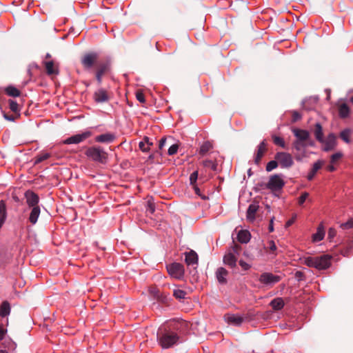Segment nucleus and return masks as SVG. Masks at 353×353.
<instances>
[{"mask_svg": "<svg viewBox=\"0 0 353 353\" xmlns=\"http://www.w3.org/2000/svg\"><path fill=\"white\" fill-rule=\"evenodd\" d=\"M350 113V108L346 103H342L339 107V114L341 118H346Z\"/></svg>", "mask_w": 353, "mask_h": 353, "instance_id": "obj_33", "label": "nucleus"}, {"mask_svg": "<svg viewBox=\"0 0 353 353\" xmlns=\"http://www.w3.org/2000/svg\"><path fill=\"white\" fill-rule=\"evenodd\" d=\"M192 187H193V189H194V190L195 193H196L197 195H199V196H201V198H202V199H205V198H206V197H205V196H202V195H201V190H200V189L197 187V185H192Z\"/></svg>", "mask_w": 353, "mask_h": 353, "instance_id": "obj_57", "label": "nucleus"}, {"mask_svg": "<svg viewBox=\"0 0 353 353\" xmlns=\"http://www.w3.org/2000/svg\"><path fill=\"white\" fill-rule=\"evenodd\" d=\"M309 194L307 192H303L301 196L299 198V204L302 205L306 199L308 197Z\"/></svg>", "mask_w": 353, "mask_h": 353, "instance_id": "obj_50", "label": "nucleus"}, {"mask_svg": "<svg viewBox=\"0 0 353 353\" xmlns=\"http://www.w3.org/2000/svg\"><path fill=\"white\" fill-rule=\"evenodd\" d=\"M100 62L98 54L94 52L85 53L81 59V63L84 70L87 71L95 68Z\"/></svg>", "mask_w": 353, "mask_h": 353, "instance_id": "obj_5", "label": "nucleus"}, {"mask_svg": "<svg viewBox=\"0 0 353 353\" xmlns=\"http://www.w3.org/2000/svg\"><path fill=\"white\" fill-rule=\"evenodd\" d=\"M237 258L231 252H227L223 256V263L230 268H233L236 265Z\"/></svg>", "mask_w": 353, "mask_h": 353, "instance_id": "obj_20", "label": "nucleus"}, {"mask_svg": "<svg viewBox=\"0 0 353 353\" xmlns=\"http://www.w3.org/2000/svg\"><path fill=\"white\" fill-rule=\"evenodd\" d=\"M273 220H274V218L271 219V220L270 221V224H269V227H268V230L270 232H272L274 231Z\"/></svg>", "mask_w": 353, "mask_h": 353, "instance_id": "obj_62", "label": "nucleus"}, {"mask_svg": "<svg viewBox=\"0 0 353 353\" xmlns=\"http://www.w3.org/2000/svg\"><path fill=\"white\" fill-rule=\"evenodd\" d=\"M50 157V154L48 153L40 154L35 157L34 164H38L45 160L48 159Z\"/></svg>", "mask_w": 353, "mask_h": 353, "instance_id": "obj_40", "label": "nucleus"}, {"mask_svg": "<svg viewBox=\"0 0 353 353\" xmlns=\"http://www.w3.org/2000/svg\"><path fill=\"white\" fill-rule=\"evenodd\" d=\"M155 210L154 203L152 199H149L147 201V212H149L150 214H153Z\"/></svg>", "mask_w": 353, "mask_h": 353, "instance_id": "obj_44", "label": "nucleus"}, {"mask_svg": "<svg viewBox=\"0 0 353 353\" xmlns=\"http://www.w3.org/2000/svg\"><path fill=\"white\" fill-rule=\"evenodd\" d=\"M332 256L323 254L319 256H309L305 259L304 263L308 267L318 270H325L331 265Z\"/></svg>", "mask_w": 353, "mask_h": 353, "instance_id": "obj_2", "label": "nucleus"}, {"mask_svg": "<svg viewBox=\"0 0 353 353\" xmlns=\"http://www.w3.org/2000/svg\"><path fill=\"white\" fill-rule=\"evenodd\" d=\"M46 73L48 75H56L59 74L57 67L54 65L53 61H44Z\"/></svg>", "mask_w": 353, "mask_h": 353, "instance_id": "obj_23", "label": "nucleus"}, {"mask_svg": "<svg viewBox=\"0 0 353 353\" xmlns=\"http://www.w3.org/2000/svg\"><path fill=\"white\" fill-rule=\"evenodd\" d=\"M198 179V172L195 171L190 174V182L192 185H196V180Z\"/></svg>", "mask_w": 353, "mask_h": 353, "instance_id": "obj_49", "label": "nucleus"}, {"mask_svg": "<svg viewBox=\"0 0 353 353\" xmlns=\"http://www.w3.org/2000/svg\"><path fill=\"white\" fill-rule=\"evenodd\" d=\"M272 139L275 145L281 146L283 148H286L285 143L283 138L276 135H272Z\"/></svg>", "mask_w": 353, "mask_h": 353, "instance_id": "obj_38", "label": "nucleus"}, {"mask_svg": "<svg viewBox=\"0 0 353 353\" xmlns=\"http://www.w3.org/2000/svg\"><path fill=\"white\" fill-rule=\"evenodd\" d=\"M305 143L292 142V148L295 150L294 158L297 161H302L304 159L309 157L310 154L306 149Z\"/></svg>", "mask_w": 353, "mask_h": 353, "instance_id": "obj_7", "label": "nucleus"}, {"mask_svg": "<svg viewBox=\"0 0 353 353\" xmlns=\"http://www.w3.org/2000/svg\"><path fill=\"white\" fill-rule=\"evenodd\" d=\"M4 91L6 94L10 97H19L21 94L20 90L12 85H9L6 87Z\"/></svg>", "mask_w": 353, "mask_h": 353, "instance_id": "obj_31", "label": "nucleus"}, {"mask_svg": "<svg viewBox=\"0 0 353 353\" xmlns=\"http://www.w3.org/2000/svg\"><path fill=\"white\" fill-rule=\"evenodd\" d=\"M136 98L141 103H144L145 102L144 94L140 90L137 91V92H136Z\"/></svg>", "mask_w": 353, "mask_h": 353, "instance_id": "obj_46", "label": "nucleus"}, {"mask_svg": "<svg viewBox=\"0 0 353 353\" xmlns=\"http://www.w3.org/2000/svg\"><path fill=\"white\" fill-rule=\"evenodd\" d=\"M157 294H155V299L163 303H168V299H169V297L168 296V295L166 294H164L163 293H160L159 291H157Z\"/></svg>", "mask_w": 353, "mask_h": 353, "instance_id": "obj_39", "label": "nucleus"}, {"mask_svg": "<svg viewBox=\"0 0 353 353\" xmlns=\"http://www.w3.org/2000/svg\"><path fill=\"white\" fill-rule=\"evenodd\" d=\"M157 339L159 344L162 348L168 349L177 344L179 340V336L177 333L165 327H160L158 330Z\"/></svg>", "mask_w": 353, "mask_h": 353, "instance_id": "obj_1", "label": "nucleus"}, {"mask_svg": "<svg viewBox=\"0 0 353 353\" xmlns=\"http://www.w3.org/2000/svg\"><path fill=\"white\" fill-rule=\"evenodd\" d=\"M203 163L204 167L209 168L212 170L215 171L217 168V164L210 160H205Z\"/></svg>", "mask_w": 353, "mask_h": 353, "instance_id": "obj_43", "label": "nucleus"}, {"mask_svg": "<svg viewBox=\"0 0 353 353\" xmlns=\"http://www.w3.org/2000/svg\"><path fill=\"white\" fill-rule=\"evenodd\" d=\"M10 312V303L5 301H3L0 306V316L1 317H5L9 315Z\"/></svg>", "mask_w": 353, "mask_h": 353, "instance_id": "obj_30", "label": "nucleus"}, {"mask_svg": "<svg viewBox=\"0 0 353 353\" xmlns=\"http://www.w3.org/2000/svg\"><path fill=\"white\" fill-rule=\"evenodd\" d=\"M95 78L99 85L102 83V77L110 70V63L101 61L95 68Z\"/></svg>", "mask_w": 353, "mask_h": 353, "instance_id": "obj_10", "label": "nucleus"}, {"mask_svg": "<svg viewBox=\"0 0 353 353\" xmlns=\"http://www.w3.org/2000/svg\"><path fill=\"white\" fill-rule=\"evenodd\" d=\"M342 157L343 154L341 152L332 154L330 157V163L332 164L336 163Z\"/></svg>", "mask_w": 353, "mask_h": 353, "instance_id": "obj_45", "label": "nucleus"}, {"mask_svg": "<svg viewBox=\"0 0 353 353\" xmlns=\"http://www.w3.org/2000/svg\"><path fill=\"white\" fill-rule=\"evenodd\" d=\"M294 220H295V217H292V219L288 220L285 223V227L286 228L290 227L292 224H293V223L294 222Z\"/></svg>", "mask_w": 353, "mask_h": 353, "instance_id": "obj_63", "label": "nucleus"}, {"mask_svg": "<svg viewBox=\"0 0 353 353\" xmlns=\"http://www.w3.org/2000/svg\"><path fill=\"white\" fill-rule=\"evenodd\" d=\"M143 141L145 142L147 147L150 148V145H153V143L150 141V139L148 137H145L143 138Z\"/></svg>", "mask_w": 353, "mask_h": 353, "instance_id": "obj_60", "label": "nucleus"}, {"mask_svg": "<svg viewBox=\"0 0 353 353\" xmlns=\"http://www.w3.org/2000/svg\"><path fill=\"white\" fill-rule=\"evenodd\" d=\"M7 217L6 205L4 201H0V229L3 226Z\"/></svg>", "mask_w": 353, "mask_h": 353, "instance_id": "obj_26", "label": "nucleus"}, {"mask_svg": "<svg viewBox=\"0 0 353 353\" xmlns=\"http://www.w3.org/2000/svg\"><path fill=\"white\" fill-rule=\"evenodd\" d=\"M185 261L188 265H197L198 264V255L194 250H190L185 254Z\"/></svg>", "mask_w": 353, "mask_h": 353, "instance_id": "obj_19", "label": "nucleus"}, {"mask_svg": "<svg viewBox=\"0 0 353 353\" xmlns=\"http://www.w3.org/2000/svg\"><path fill=\"white\" fill-rule=\"evenodd\" d=\"M239 265L245 270H247L250 268V265L243 260L239 261Z\"/></svg>", "mask_w": 353, "mask_h": 353, "instance_id": "obj_53", "label": "nucleus"}, {"mask_svg": "<svg viewBox=\"0 0 353 353\" xmlns=\"http://www.w3.org/2000/svg\"><path fill=\"white\" fill-rule=\"evenodd\" d=\"M268 150L267 143L265 140H263L257 147V150L254 156V163L259 165L261 159Z\"/></svg>", "mask_w": 353, "mask_h": 353, "instance_id": "obj_16", "label": "nucleus"}, {"mask_svg": "<svg viewBox=\"0 0 353 353\" xmlns=\"http://www.w3.org/2000/svg\"><path fill=\"white\" fill-rule=\"evenodd\" d=\"M268 243L270 251L274 252L276 250L275 243L273 241H270Z\"/></svg>", "mask_w": 353, "mask_h": 353, "instance_id": "obj_58", "label": "nucleus"}, {"mask_svg": "<svg viewBox=\"0 0 353 353\" xmlns=\"http://www.w3.org/2000/svg\"><path fill=\"white\" fill-rule=\"evenodd\" d=\"M336 234V232L335 229L330 228L329 231H328V238L330 239L334 238Z\"/></svg>", "mask_w": 353, "mask_h": 353, "instance_id": "obj_54", "label": "nucleus"}, {"mask_svg": "<svg viewBox=\"0 0 353 353\" xmlns=\"http://www.w3.org/2000/svg\"><path fill=\"white\" fill-rule=\"evenodd\" d=\"M93 99L95 102L102 103L108 102L110 100V97L105 89L99 88L94 92Z\"/></svg>", "mask_w": 353, "mask_h": 353, "instance_id": "obj_14", "label": "nucleus"}, {"mask_svg": "<svg viewBox=\"0 0 353 353\" xmlns=\"http://www.w3.org/2000/svg\"><path fill=\"white\" fill-rule=\"evenodd\" d=\"M270 305L273 310H280L284 307L285 303L282 298L278 297L272 300Z\"/></svg>", "mask_w": 353, "mask_h": 353, "instance_id": "obj_27", "label": "nucleus"}, {"mask_svg": "<svg viewBox=\"0 0 353 353\" xmlns=\"http://www.w3.org/2000/svg\"><path fill=\"white\" fill-rule=\"evenodd\" d=\"M169 274L176 279H181L183 277L185 270L183 265L179 263H173L166 266Z\"/></svg>", "mask_w": 353, "mask_h": 353, "instance_id": "obj_8", "label": "nucleus"}, {"mask_svg": "<svg viewBox=\"0 0 353 353\" xmlns=\"http://www.w3.org/2000/svg\"><path fill=\"white\" fill-rule=\"evenodd\" d=\"M225 319L229 324L235 326L241 325L244 321V319L241 316L229 314L225 316Z\"/></svg>", "mask_w": 353, "mask_h": 353, "instance_id": "obj_17", "label": "nucleus"}, {"mask_svg": "<svg viewBox=\"0 0 353 353\" xmlns=\"http://www.w3.org/2000/svg\"><path fill=\"white\" fill-rule=\"evenodd\" d=\"M179 149V145L178 144H173L172 145L168 151V154L170 156L175 154Z\"/></svg>", "mask_w": 353, "mask_h": 353, "instance_id": "obj_48", "label": "nucleus"}, {"mask_svg": "<svg viewBox=\"0 0 353 353\" xmlns=\"http://www.w3.org/2000/svg\"><path fill=\"white\" fill-rule=\"evenodd\" d=\"M301 116L298 112H293L292 113V122H296L301 119Z\"/></svg>", "mask_w": 353, "mask_h": 353, "instance_id": "obj_52", "label": "nucleus"}, {"mask_svg": "<svg viewBox=\"0 0 353 353\" xmlns=\"http://www.w3.org/2000/svg\"><path fill=\"white\" fill-rule=\"evenodd\" d=\"M85 154L92 161L103 164L107 162L108 157V153L99 146L88 148Z\"/></svg>", "mask_w": 353, "mask_h": 353, "instance_id": "obj_4", "label": "nucleus"}, {"mask_svg": "<svg viewBox=\"0 0 353 353\" xmlns=\"http://www.w3.org/2000/svg\"><path fill=\"white\" fill-rule=\"evenodd\" d=\"M341 228L344 230L352 228H353V219H350L347 222L341 224Z\"/></svg>", "mask_w": 353, "mask_h": 353, "instance_id": "obj_47", "label": "nucleus"}, {"mask_svg": "<svg viewBox=\"0 0 353 353\" xmlns=\"http://www.w3.org/2000/svg\"><path fill=\"white\" fill-rule=\"evenodd\" d=\"M212 148V144L210 141H205L201 145L199 153L201 155H205Z\"/></svg>", "mask_w": 353, "mask_h": 353, "instance_id": "obj_35", "label": "nucleus"}, {"mask_svg": "<svg viewBox=\"0 0 353 353\" xmlns=\"http://www.w3.org/2000/svg\"><path fill=\"white\" fill-rule=\"evenodd\" d=\"M3 117L5 118V119L10 121H14L15 120V117L13 115H8L7 114H4Z\"/></svg>", "mask_w": 353, "mask_h": 353, "instance_id": "obj_59", "label": "nucleus"}, {"mask_svg": "<svg viewBox=\"0 0 353 353\" xmlns=\"http://www.w3.org/2000/svg\"><path fill=\"white\" fill-rule=\"evenodd\" d=\"M25 197L26 199V203L29 208L39 206V197L35 192L31 190H28L25 192Z\"/></svg>", "mask_w": 353, "mask_h": 353, "instance_id": "obj_15", "label": "nucleus"}, {"mask_svg": "<svg viewBox=\"0 0 353 353\" xmlns=\"http://www.w3.org/2000/svg\"><path fill=\"white\" fill-rule=\"evenodd\" d=\"M325 236L324 228L322 224L319 225L317 228V232L313 234L312 239L315 242L321 241Z\"/></svg>", "mask_w": 353, "mask_h": 353, "instance_id": "obj_29", "label": "nucleus"}, {"mask_svg": "<svg viewBox=\"0 0 353 353\" xmlns=\"http://www.w3.org/2000/svg\"><path fill=\"white\" fill-rule=\"evenodd\" d=\"M259 206L256 204H250L247 210V218L253 220L255 218V214L257 212Z\"/></svg>", "mask_w": 353, "mask_h": 353, "instance_id": "obj_32", "label": "nucleus"}, {"mask_svg": "<svg viewBox=\"0 0 353 353\" xmlns=\"http://www.w3.org/2000/svg\"><path fill=\"white\" fill-rule=\"evenodd\" d=\"M187 292L180 289H175L173 291V296L179 300L185 299Z\"/></svg>", "mask_w": 353, "mask_h": 353, "instance_id": "obj_37", "label": "nucleus"}, {"mask_svg": "<svg viewBox=\"0 0 353 353\" xmlns=\"http://www.w3.org/2000/svg\"><path fill=\"white\" fill-rule=\"evenodd\" d=\"M324 164V161L321 160H319L316 162H315L312 166V168L311 169L310 173L307 175V179L309 181H311L314 177L316 172L321 168L323 165Z\"/></svg>", "mask_w": 353, "mask_h": 353, "instance_id": "obj_24", "label": "nucleus"}, {"mask_svg": "<svg viewBox=\"0 0 353 353\" xmlns=\"http://www.w3.org/2000/svg\"><path fill=\"white\" fill-rule=\"evenodd\" d=\"M274 159L279 161V164L282 168L288 169L294 165L293 157L291 154L285 152H276Z\"/></svg>", "mask_w": 353, "mask_h": 353, "instance_id": "obj_6", "label": "nucleus"}, {"mask_svg": "<svg viewBox=\"0 0 353 353\" xmlns=\"http://www.w3.org/2000/svg\"><path fill=\"white\" fill-rule=\"evenodd\" d=\"M6 332L7 330L3 328L2 325H0V341L4 338Z\"/></svg>", "mask_w": 353, "mask_h": 353, "instance_id": "obj_56", "label": "nucleus"}, {"mask_svg": "<svg viewBox=\"0 0 353 353\" xmlns=\"http://www.w3.org/2000/svg\"><path fill=\"white\" fill-rule=\"evenodd\" d=\"M279 165V161H276V159L270 161V162L268 163V164L266 165V171L270 172L272 170L276 168Z\"/></svg>", "mask_w": 353, "mask_h": 353, "instance_id": "obj_41", "label": "nucleus"}, {"mask_svg": "<svg viewBox=\"0 0 353 353\" xmlns=\"http://www.w3.org/2000/svg\"><path fill=\"white\" fill-rule=\"evenodd\" d=\"M306 143H307L306 148L307 146L313 147L314 145V142L310 139V137L308 139V141H307Z\"/></svg>", "mask_w": 353, "mask_h": 353, "instance_id": "obj_64", "label": "nucleus"}, {"mask_svg": "<svg viewBox=\"0 0 353 353\" xmlns=\"http://www.w3.org/2000/svg\"><path fill=\"white\" fill-rule=\"evenodd\" d=\"M323 145V150L325 152H329L335 149L337 141H336V136L330 133L327 138L325 139L323 138V141L321 142Z\"/></svg>", "mask_w": 353, "mask_h": 353, "instance_id": "obj_12", "label": "nucleus"}, {"mask_svg": "<svg viewBox=\"0 0 353 353\" xmlns=\"http://www.w3.org/2000/svg\"><path fill=\"white\" fill-rule=\"evenodd\" d=\"M350 134H351V130L347 128L341 132L340 137L343 141H344L345 143H348L350 142Z\"/></svg>", "mask_w": 353, "mask_h": 353, "instance_id": "obj_36", "label": "nucleus"}, {"mask_svg": "<svg viewBox=\"0 0 353 353\" xmlns=\"http://www.w3.org/2000/svg\"><path fill=\"white\" fill-rule=\"evenodd\" d=\"M250 233L248 230H241L237 234V239L241 243H247L250 240Z\"/></svg>", "mask_w": 353, "mask_h": 353, "instance_id": "obj_25", "label": "nucleus"}, {"mask_svg": "<svg viewBox=\"0 0 353 353\" xmlns=\"http://www.w3.org/2000/svg\"><path fill=\"white\" fill-rule=\"evenodd\" d=\"M303 276V273L300 272V271H297L296 273H295V277L298 279V280H301L302 279V277Z\"/></svg>", "mask_w": 353, "mask_h": 353, "instance_id": "obj_61", "label": "nucleus"}, {"mask_svg": "<svg viewBox=\"0 0 353 353\" xmlns=\"http://www.w3.org/2000/svg\"><path fill=\"white\" fill-rule=\"evenodd\" d=\"M116 139V136L112 133H105L98 135L95 137V141L98 143H112Z\"/></svg>", "mask_w": 353, "mask_h": 353, "instance_id": "obj_18", "label": "nucleus"}, {"mask_svg": "<svg viewBox=\"0 0 353 353\" xmlns=\"http://www.w3.org/2000/svg\"><path fill=\"white\" fill-rule=\"evenodd\" d=\"M292 131L296 138V139L293 142L307 143L306 141H308V139L310 137V132L307 130L294 128L292 129Z\"/></svg>", "mask_w": 353, "mask_h": 353, "instance_id": "obj_13", "label": "nucleus"}, {"mask_svg": "<svg viewBox=\"0 0 353 353\" xmlns=\"http://www.w3.org/2000/svg\"><path fill=\"white\" fill-rule=\"evenodd\" d=\"M314 134L317 141L319 142L323 141V128L319 123L315 124Z\"/></svg>", "mask_w": 353, "mask_h": 353, "instance_id": "obj_28", "label": "nucleus"}, {"mask_svg": "<svg viewBox=\"0 0 353 353\" xmlns=\"http://www.w3.org/2000/svg\"><path fill=\"white\" fill-rule=\"evenodd\" d=\"M241 251V246L235 243L233 241V245L229 248L228 252H231L232 254V255L236 256L237 258L238 256L239 255Z\"/></svg>", "mask_w": 353, "mask_h": 353, "instance_id": "obj_34", "label": "nucleus"}, {"mask_svg": "<svg viewBox=\"0 0 353 353\" xmlns=\"http://www.w3.org/2000/svg\"><path fill=\"white\" fill-rule=\"evenodd\" d=\"M228 272L224 268H219L216 272V276L219 283L225 284L227 283L226 276Z\"/></svg>", "mask_w": 353, "mask_h": 353, "instance_id": "obj_22", "label": "nucleus"}, {"mask_svg": "<svg viewBox=\"0 0 353 353\" xmlns=\"http://www.w3.org/2000/svg\"><path fill=\"white\" fill-rule=\"evenodd\" d=\"M166 137H163L161 139V140L159 141V150H162V148H163V146L165 145V143H166Z\"/></svg>", "mask_w": 353, "mask_h": 353, "instance_id": "obj_55", "label": "nucleus"}, {"mask_svg": "<svg viewBox=\"0 0 353 353\" xmlns=\"http://www.w3.org/2000/svg\"><path fill=\"white\" fill-rule=\"evenodd\" d=\"M9 108L14 112H19L18 103L12 99L8 100Z\"/></svg>", "mask_w": 353, "mask_h": 353, "instance_id": "obj_42", "label": "nucleus"}, {"mask_svg": "<svg viewBox=\"0 0 353 353\" xmlns=\"http://www.w3.org/2000/svg\"><path fill=\"white\" fill-rule=\"evenodd\" d=\"M31 211L29 215L28 220L32 225H34L38 220V218L41 213V209L39 206H35L33 208H30Z\"/></svg>", "mask_w": 353, "mask_h": 353, "instance_id": "obj_21", "label": "nucleus"}, {"mask_svg": "<svg viewBox=\"0 0 353 353\" xmlns=\"http://www.w3.org/2000/svg\"><path fill=\"white\" fill-rule=\"evenodd\" d=\"M92 135V133L90 131L84 132L81 134H78L73 135L70 137L63 141V144H78L81 142H83L88 138H89Z\"/></svg>", "mask_w": 353, "mask_h": 353, "instance_id": "obj_11", "label": "nucleus"}, {"mask_svg": "<svg viewBox=\"0 0 353 353\" xmlns=\"http://www.w3.org/2000/svg\"><path fill=\"white\" fill-rule=\"evenodd\" d=\"M281 280V276L273 274L270 272H264L261 274L259 279L260 283L268 286H272L275 283H279Z\"/></svg>", "mask_w": 353, "mask_h": 353, "instance_id": "obj_9", "label": "nucleus"}, {"mask_svg": "<svg viewBox=\"0 0 353 353\" xmlns=\"http://www.w3.org/2000/svg\"><path fill=\"white\" fill-rule=\"evenodd\" d=\"M139 148L143 151V152H148L150 150V148L149 147H147V145H145V142L143 141H141L139 144Z\"/></svg>", "mask_w": 353, "mask_h": 353, "instance_id": "obj_51", "label": "nucleus"}, {"mask_svg": "<svg viewBox=\"0 0 353 353\" xmlns=\"http://www.w3.org/2000/svg\"><path fill=\"white\" fill-rule=\"evenodd\" d=\"M259 186L263 190L268 189L272 192L276 194L280 192L285 185V181L281 174H274L270 176L268 183H260Z\"/></svg>", "mask_w": 353, "mask_h": 353, "instance_id": "obj_3", "label": "nucleus"}]
</instances>
